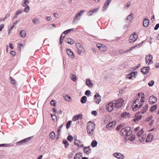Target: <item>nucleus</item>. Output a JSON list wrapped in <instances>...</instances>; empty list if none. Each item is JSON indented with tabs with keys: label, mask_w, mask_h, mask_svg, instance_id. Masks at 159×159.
Masks as SVG:
<instances>
[{
	"label": "nucleus",
	"mask_w": 159,
	"mask_h": 159,
	"mask_svg": "<svg viewBox=\"0 0 159 159\" xmlns=\"http://www.w3.org/2000/svg\"><path fill=\"white\" fill-rule=\"evenodd\" d=\"M33 23L34 24H37L39 23V20L37 18H34L32 20Z\"/></svg>",
	"instance_id": "nucleus-28"
},
{
	"label": "nucleus",
	"mask_w": 159,
	"mask_h": 159,
	"mask_svg": "<svg viewBox=\"0 0 159 159\" xmlns=\"http://www.w3.org/2000/svg\"><path fill=\"white\" fill-rule=\"evenodd\" d=\"M81 143V142L79 140H77L76 139L74 141V144L77 145L78 147L79 146V144L80 143Z\"/></svg>",
	"instance_id": "nucleus-38"
},
{
	"label": "nucleus",
	"mask_w": 159,
	"mask_h": 159,
	"mask_svg": "<svg viewBox=\"0 0 159 159\" xmlns=\"http://www.w3.org/2000/svg\"><path fill=\"white\" fill-rule=\"evenodd\" d=\"M67 54L71 58H74L75 56L72 52L69 49H67L66 50Z\"/></svg>",
	"instance_id": "nucleus-19"
},
{
	"label": "nucleus",
	"mask_w": 159,
	"mask_h": 159,
	"mask_svg": "<svg viewBox=\"0 0 159 159\" xmlns=\"http://www.w3.org/2000/svg\"><path fill=\"white\" fill-rule=\"evenodd\" d=\"M99 8H96L94 9H93L91 10V11L93 13V12H95L96 11H98Z\"/></svg>",
	"instance_id": "nucleus-58"
},
{
	"label": "nucleus",
	"mask_w": 159,
	"mask_h": 159,
	"mask_svg": "<svg viewBox=\"0 0 159 159\" xmlns=\"http://www.w3.org/2000/svg\"><path fill=\"white\" fill-rule=\"evenodd\" d=\"M110 3V2H109L108 1H107L104 4V6L103 7V9H102V11H105L106 10V9L108 7V5L109 4V3Z\"/></svg>",
	"instance_id": "nucleus-23"
},
{
	"label": "nucleus",
	"mask_w": 159,
	"mask_h": 159,
	"mask_svg": "<svg viewBox=\"0 0 159 159\" xmlns=\"http://www.w3.org/2000/svg\"><path fill=\"white\" fill-rule=\"evenodd\" d=\"M20 34L22 38H25L26 35V32L24 30H22L20 33Z\"/></svg>",
	"instance_id": "nucleus-29"
},
{
	"label": "nucleus",
	"mask_w": 159,
	"mask_h": 159,
	"mask_svg": "<svg viewBox=\"0 0 159 159\" xmlns=\"http://www.w3.org/2000/svg\"><path fill=\"white\" fill-rule=\"evenodd\" d=\"M64 98L67 101H70V100L71 99V98L68 95H66L64 97Z\"/></svg>",
	"instance_id": "nucleus-46"
},
{
	"label": "nucleus",
	"mask_w": 159,
	"mask_h": 159,
	"mask_svg": "<svg viewBox=\"0 0 159 159\" xmlns=\"http://www.w3.org/2000/svg\"><path fill=\"white\" fill-rule=\"evenodd\" d=\"M97 46L101 51L103 52L106 50V48L102 45L98 44H97Z\"/></svg>",
	"instance_id": "nucleus-18"
},
{
	"label": "nucleus",
	"mask_w": 159,
	"mask_h": 159,
	"mask_svg": "<svg viewBox=\"0 0 159 159\" xmlns=\"http://www.w3.org/2000/svg\"><path fill=\"white\" fill-rule=\"evenodd\" d=\"M87 100V98L85 96H83L81 98L80 102L82 103H85L86 102Z\"/></svg>",
	"instance_id": "nucleus-25"
},
{
	"label": "nucleus",
	"mask_w": 159,
	"mask_h": 159,
	"mask_svg": "<svg viewBox=\"0 0 159 159\" xmlns=\"http://www.w3.org/2000/svg\"><path fill=\"white\" fill-rule=\"evenodd\" d=\"M148 67H144L141 69V71L144 74H146L148 73L149 72Z\"/></svg>",
	"instance_id": "nucleus-21"
},
{
	"label": "nucleus",
	"mask_w": 159,
	"mask_h": 159,
	"mask_svg": "<svg viewBox=\"0 0 159 159\" xmlns=\"http://www.w3.org/2000/svg\"><path fill=\"white\" fill-rule=\"evenodd\" d=\"M149 25V20L147 19L144 20L143 21V25L144 27H147Z\"/></svg>",
	"instance_id": "nucleus-20"
},
{
	"label": "nucleus",
	"mask_w": 159,
	"mask_h": 159,
	"mask_svg": "<svg viewBox=\"0 0 159 159\" xmlns=\"http://www.w3.org/2000/svg\"><path fill=\"white\" fill-rule=\"evenodd\" d=\"M73 29H71L65 31L62 33L61 36H62L64 34H67L68 33L73 30Z\"/></svg>",
	"instance_id": "nucleus-32"
},
{
	"label": "nucleus",
	"mask_w": 159,
	"mask_h": 159,
	"mask_svg": "<svg viewBox=\"0 0 159 159\" xmlns=\"http://www.w3.org/2000/svg\"><path fill=\"white\" fill-rule=\"evenodd\" d=\"M84 152L87 155H89L91 152V150L89 147H84Z\"/></svg>",
	"instance_id": "nucleus-15"
},
{
	"label": "nucleus",
	"mask_w": 159,
	"mask_h": 159,
	"mask_svg": "<svg viewBox=\"0 0 159 159\" xmlns=\"http://www.w3.org/2000/svg\"><path fill=\"white\" fill-rule=\"evenodd\" d=\"M53 27H56V25L54 24H50L48 25V27L49 29H51Z\"/></svg>",
	"instance_id": "nucleus-41"
},
{
	"label": "nucleus",
	"mask_w": 159,
	"mask_h": 159,
	"mask_svg": "<svg viewBox=\"0 0 159 159\" xmlns=\"http://www.w3.org/2000/svg\"><path fill=\"white\" fill-rule=\"evenodd\" d=\"M63 143L65 144V148H67L69 145V144L68 143V142L66 140H63Z\"/></svg>",
	"instance_id": "nucleus-40"
},
{
	"label": "nucleus",
	"mask_w": 159,
	"mask_h": 159,
	"mask_svg": "<svg viewBox=\"0 0 159 159\" xmlns=\"http://www.w3.org/2000/svg\"><path fill=\"white\" fill-rule=\"evenodd\" d=\"M71 123V121L69 120V121L67 123L66 125V128L67 129H68L69 128L70 125V124Z\"/></svg>",
	"instance_id": "nucleus-47"
},
{
	"label": "nucleus",
	"mask_w": 159,
	"mask_h": 159,
	"mask_svg": "<svg viewBox=\"0 0 159 159\" xmlns=\"http://www.w3.org/2000/svg\"><path fill=\"white\" fill-rule=\"evenodd\" d=\"M24 3L28 5L29 3V0H24Z\"/></svg>",
	"instance_id": "nucleus-62"
},
{
	"label": "nucleus",
	"mask_w": 159,
	"mask_h": 159,
	"mask_svg": "<svg viewBox=\"0 0 159 159\" xmlns=\"http://www.w3.org/2000/svg\"><path fill=\"white\" fill-rule=\"evenodd\" d=\"M159 27V24H157L154 27V30H157Z\"/></svg>",
	"instance_id": "nucleus-55"
},
{
	"label": "nucleus",
	"mask_w": 159,
	"mask_h": 159,
	"mask_svg": "<svg viewBox=\"0 0 159 159\" xmlns=\"http://www.w3.org/2000/svg\"><path fill=\"white\" fill-rule=\"evenodd\" d=\"M31 139V137H29L28 138H26L23 140L20 141L19 142H17L16 143V144L17 145H20L22 144L25 143L26 142H28Z\"/></svg>",
	"instance_id": "nucleus-8"
},
{
	"label": "nucleus",
	"mask_w": 159,
	"mask_h": 159,
	"mask_svg": "<svg viewBox=\"0 0 159 159\" xmlns=\"http://www.w3.org/2000/svg\"><path fill=\"white\" fill-rule=\"evenodd\" d=\"M76 46L78 50L80 51H85L82 45L79 43H76Z\"/></svg>",
	"instance_id": "nucleus-16"
},
{
	"label": "nucleus",
	"mask_w": 159,
	"mask_h": 159,
	"mask_svg": "<svg viewBox=\"0 0 159 159\" xmlns=\"http://www.w3.org/2000/svg\"><path fill=\"white\" fill-rule=\"evenodd\" d=\"M86 84L88 87L92 88L93 87V84L92 81L90 79H87L86 81Z\"/></svg>",
	"instance_id": "nucleus-22"
},
{
	"label": "nucleus",
	"mask_w": 159,
	"mask_h": 159,
	"mask_svg": "<svg viewBox=\"0 0 159 159\" xmlns=\"http://www.w3.org/2000/svg\"><path fill=\"white\" fill-rule=\"evenodd\" d=\"M10 54L13 56H15L16 55L15 52L13 51H11L10 52Z\"/></svg>",
	"instance_id": "nucleus-61"
},
{
	"label": "nucleus",
	"mask_w": 159,
	"mask_h": 159,
	"mask_svg": "<svg viewBox=\"0 0 159 159\" xmlns=\"http://www.w3.org/2000/svg\"><path fill=\"white\" fill-rule=\"evenodd\" d=\"M122 127V125H118L116 128V129L117 130H119Z\"/></svg>",
	"instance_id": "nucleus-56"
},
{
	"label": "nucleus",
	"mask_w": 159,
	"mask_h": 159,
	"mask_svg": "<svg viewBox=\"0 0 159 159\" xmlns=\"http://www.w3.org/2000/svg\"><path fill=\"white\" fill-rule=\"evenodd\" d=\"M71 80L74 81H76L77 80L76 76L75 75H73L71 77Z\"/></svg>",
	"instance_id": "nucleus-49"
},
{
	"label": "nucleus",
	"mask_w": 159,
	"mask_h": 159,
	"mask_svg": "<svg viewBox=\"0 0 159 159\" xmlns=\"http://www.w3.org/2000/svg\"><path fill=\"white\" fill-rule=\"evenodd\" d=\"M73 139V137L71 135H69L67 138V139L70 142L72 141Z\"/></svg>",
	"instance_id": "nucleus-45"
},
{
	"label": "nucleus",
	"mask_w": 159,
	"mask_h": 159,
	"mask_svg": "<svg viewBox=\"0 0 159 159\" xmlns=\"http://www.w3.org/2000/svg\"><path fill=\"white\" fill-rule=\"evenodd\" d=\"M138 38V36L134 33H133L129 37V42L130 43H133L135 42Z\"/></svg>",
	"instance_id": "nucleus-6"
},
{
	"label": "nucleus",
	"mask_w": 159,
	"mask_h": 159,
	"mask_svg": "<svg viewBox=\"0 0 159 159\" xmlns=\"http://www.w3.org/2000/svg\"><path fill=\"white\" fill-rule=\"evenodd\" d=\"M134 17V14L133 13H131L126 18L127 20H129V21H131L133 19Z\"/></svg>",
	"instance_id": "nucleus-27"
},
{
	"label": "nucleus",
	"mask_w": 159,
	"mask_h": 159,
	"mask_svg": "<svg viewBox=\"0 0 159 159\" xmlns=\"http://www.w3.org/2000/svg\"><path fill=\"white\" fill-rule=\"evenodd\" d=\"M97 114V113L96 111H93L92 112V114L93 115H94V116H96Z\"/></svg>",
	"instance_id": "nucleus-57"
},
{
	"label": "nucleus",
	"mask_w": 159,
	"mask_h": 159,
	"mask_svg": "<svg viewBox=\"0 0 159 159\" xmlns=\"http://www.w3.org/2000/svg\"><path fill=\"white\" fill-rule=\"evenodd\" d=\"M90 93V92L89 90H87L85 92V94L86 95H88Z\"/></svg>",
	"instance_id": "nucleus-59"
},
{
	"label": "nucleus",
	"mask_w": 159,
	"mask_h": 159,
	"mask_svg": "<svg viewBox=\"0 0 159 159\" xmlns=\"http://www.w3.org/2000/svg\"><path fill=\"white\" fill-rule=\"evenodd\" d=\"M116 121H113L112 122L108 124L106 126V128L108 130H111L112 128H114L116 123Z\"/></svg>",
	"instance_id": "nucleus-9"
},
{
	"label": "nucleus",
	"mask_w": 159,
	"mask_h": 159,
	"mask_svg": "<svg viewBox=\"0 0 159 159\" xmlns=\"http://www.w3.org/2000/svg\"><path fill=\"white\" fill-rule=\"evenodd\" d=\"M95 124L93 123L89 122L87 124V132L89 135L91 136L93 134Z\"/></svg>",
	"instance_id": "nucleus-3"
},
{
	"label": "nucleus",
	"mask_w": 159,
	"mask_h": 159,
	"mask_svg": "<svg viewBox=\"0 0 159 159\" xmlns=\"http://www.w3.org/2000/svg\"><path fill=\"white\" fill-rule=\"evenodd\" d=\"M82 154L80 153L75 154L74 156V159H82L81 158L82 157Z\"/></svg>",
	"instance_id": "nucleus-26"
},
{
	"label": "nucleus",
	"mask_w": 159,
	"mask_h": 159,
	"mask_svg": "<svg viewBox=\"0 0 159 159\" xmlns=\"http://www.w3.org/2000/svg\"><path fill=\"white\" fill-rule=\"evenodd\" d=\"M137 73L136 71L132 72L126 75V78L129 79H133V78H134V75H135V74Z\"/></svg>",
	"instance_id": "nucleus-14"
},
{
	"label": "nucleus",
	"mask_w": 159,
	"mask_h": 159,
	"mask_svg": "<svg viewBox=\"0 0 159 159\" xmlns=\"http://www.w3.org/2000/svg\"><path fill=\"white\" fill-rule=\"evenodd\" d=\"M62 126H63L62 125H60L58 127V131H57V134H58V135H59V136L60 135V133H61V128Z\"/></svg>",
	"instance_id": "nucleus-39"
},
{
	"label": "nucleus",
	"mask_w": 159,
	"mask_h": 159,
	"mask_svg": "<svg viewBox=\"0 0 159 159\" xmlns=\"http://www.w3.org/2000/svg\"><path fill=\"white\" fill-rule=\"evenodd\" d=\"M157 101V98L155 96L152 95L150 96V104L152 105L154 104Z\"/></svg>",
	"instance_id": "nucleus-10"
},
{
	"label": "nucleus",
	"mask_w": 159,
	"mask_h": 159,
	"mask_svg": "<svg viewBox=\"0 0 159 159\" xmlns=\"http://www.w3.org/2000/svg\"><path fill=\"white\" fill-rule=\"evenodd\" d=\"M143 131L142 129H141L136 134V136L137 137H138L139 138L142 135V134L143 133Z\"/></svg>",
	"instance_id": "nucleus-33"
},
{
	"label": "nucleus",
	"mask_w": 159,
	"mask_h": 159,
	"mask_svg": "<svg viewBox=\"0 0 159 159\" xmlns=\"http://www.w3.org/2000/svg\"><path fill=\"white\" fill-rule=\"evenodd\" d=\"M146 137V135L145 134H143L139 138V141H140V142H142L144 140L145 138Z\"/></svg>",
	"instance_id": "nucleus-30"
},
{
	"label": "nucleus",
	"mask_w": 159,
	"mask_h": 159,
	"mask_svg": "<svg viewBox=\"0 0 159 159\" xmlns=\"http://www.w3.org/2000/svg\"><path fill=\"white\" fill-rule=\"evenodd\" d=\"M120 132L121 134L123 136L127 137L131 135L132 133V131L130 130V128L127 126L122 128Z\"/></svg>",
	"instance_id": "nucleus-2"
},
{
	"label": "nucleus",
	"mask_w": 159,
	"mask_h": 159,
	"mask_svg": "<svg viewBox=\"0 0 159 159\" xmlns=\"http://www.w3.org/2000/svg\"><path fill=\"white\" fill-rule=\"evenodd\" d=\"M154 83V81L153 80H152L150 81V86H152Z\"/></svg>",
	"instance_id": "nucleus-54"
},
{
	"label": "nucleus",
	"mask_w": 159,
	"mask_h": 159,
	"mask_svg": "<svg viewBox=\"0 0 159 159\" xmlns=\"http://www.w3.org/2000/svg\"><path fill=\"white\" fill-rule=\"evenodd\" d=\"M145 60H146V64H149V63H148V61H149V56L148 55H147L146 57H145Z\"/></svg>",
	"instance_id": "nucleus-48"
},
{
	"label": "nucleus",
	"mask_w": 159,
	"mask_h": 159,
	"mask_svg": "<svg viewBox=\"0 0 159 159\" xmlns=\"http://www.w3.org/2000/svg\"><path fill=\"white\" fill-rule=\"evenodd\" d=\"M114 156L118 159H123L124 158V155L120 153L116 152L114 153Z\"/></svg>",
	"instance_id": "nucleus-12"
},
{
	"label": "nucleus",
	"mask_w": 159,
	"mask_h": 159,
	"mask_svg": "<svg viewBox=\"0 0 159 159\" xmlns=\"http://www.w3.org/2000/svg\"><path fill=\"white\" fill-rule=\"evenodd\" d=\"M46 20H47L49 21L51 20H52V19L51 17L48 16L47 17Z\"/></svg>",
	"instance_id": "nucleus-60"
},
{
	"label": "nucleus",
	"mask_w": 159,
	"mask_h": 159,
	"mask_svg": "<svg viewBox=\"0 0 159 159\" xmlns=\"http://www.w3.org/2000/svg\"><path fill=\"white\" fill-rule=\"evenodd\" d=\"M23 11L22 10H19L16 11V13L18 15L20 13H22Z\"/></svg>",
	"instance_id": "nucleus-50"
},
{
	"label": "nucleus",
	"mask_w": 159,
	"mask_h": 159,
	"mask_svg": "<svg viewBox=\"0 0 159 159\" xmlns=\"http://www.w3.org/2000/svg\"><path fill=\"white\" fill-rule=\"evenodd\" d=\"M82 119V115L81 114L75 116L72 118L73 121H75L78 120H81Z\"/></svg>",
	"instance_id": "nucleus-13"
},
{
	"label": "nucleus",
	"mask_w": 159,
	"mask_h": 159,
	"mask_svg": "<svg viewBox=\"0 0 159 159\" xmlns=\"http://www.w3.org/2000/svg\"><path fill=\"white\" fill-rule=\"evenodd\" d=\"M53 15L55 17H57L58 16V15L57 13H53Z\"/></svg>",
	"instance_id": "nucleus-64"
},
{
	"label": "nucleus",
	"mask_w": 159,
	"mask_h": 159,
	"mask_svg": "<svg viewBox=\"0 0 159 159\" xmlns=\"http://www.w3.org/2000/svg\"><path fill=\"white\" fill-rule=\"evenodd\" d=\"M50 103L51 105H53L55 107L56 106L55 102V101L54 100H51V101L50 102Z\"/></svg>",
	"instance_id": "nucleus-52"
},
{
	"label": "nucleus",
	"mask_w": 159,
	"mask_h": 159,
	"mask_svg": "<svg viewBox=\"0 0 159 159\" xmlns=\"http://www.w3.org/2000/svg\"><path fill=\"white\" fill-rule=\"evenodd\" d=\"M106 109L110 112H111L114 108L113 103L112 102H110L106 105Z\"/></svg>",
	"instance_id": "nucleus-7"
},
{
	"label": "nucleus",
	"mask_w": 159,
	"mask_h": 159,
	"mask_svg": "<svg viewBox=\"0 0 159 159\" xmlns=\"http://www.w3.org/2000/svg\"><path fill=\"white\" fill-rule=\"evenodd\" d=\"M144 94L142 93H138L135 98V100L134 102L132 105L133 110L134 111L137 110L142 106L144 101Z\"/></svg>",
	"instance_id": "nucleus-1"
},
{
	"label": "nucleus",
	"mask_w": 159,
	"mask_h": 159,
	"mask_svg": "<svg viewBox=\"0 0 159 159\" xmlns=\"http://www.w3.org/2000/svg\"><path fill=\"white\" fill-rule=\"evenodd\" d=\"M84 11L82 10L80 12L77 13L75 15L74 18L73 23L75 24L77 20H79L81 16L84 12Z\"/></svg>",
	"instance_id": "nucleus-5"
},
{
	"label": "nucleus",
	"mask_w": 159,
	"mask_h": 159,
	"mask_svg": "<svg viewBox=\"0 0 159 159\" xmlns=\"http://www.w3.org/2000/svg\"><path fill=\"white\" fill-rule=\"evenodd\" d=\"M114 103L115 107L116 108H120L123 105L124 102V100L121 98H120L116 100Z\"/></svg>",
	"instance_id": "nucleus-4"
},
{
	"label": "nucleus",
	"mask_w": 159,
	"mask_h": 159,
	"mask_svg": "<svg viewBox=\"0 0 159 159\" xmlns=\"http://www.w3.org/2000/svg\"><path fill=\"white\" fill-rule=\"evenodd\" d=\"M135 48L134 47H132L130 49H128L126 51H125V53H127L129 52V51L132 50L133 49Z\"/></svg>",
	"instance_id": "nucleus-53"
},
{
	"label": "nucleus",
	"mask_w": 159,
	"mask_h": 159,
	"mask_svg": "<svg viewBox=\"0 0 159 159\" xmlns=\"http://www.w3.org/2000/svg\"><path fill=\"white\" fill-rule=\"evenodd\" d=\"M129 114V113H128L127 112H124L123 113L121 114V117L123 118L126 117H128Z\"/></svg>",
	"instance_id": "nucleus-35"
},
{
	"label": "nucleus",
	"mask_w": 159,
	"mask_h": 159,
	"mask_svg": "<svg viewBox=\"0 0 159 159\" xmlns=\"http://www.w3.org/2000/svg\"><path fill=\"white\" fill-rule=\"evenodd\" d=\"M55 136V134L53 132H51L49 134V137L52 139H54Z\"/></svg>",
	"instance_id": "nucleus-34"
},
{
	"label": "nucleus",
	"mask_w": 159,
	"mask_h": 159,
	"mask_svg": "<svg viewBox=\"0 0 159 159\" xmlns=\"http://www.w3.org/2000/svg\"><path fill=\"white\" fill-rule=\"evenodd\" d=\"M65 36H61H61L60 38V43L61 44L62 43L63 40H64V39L65 38Z\"/></svg>",
	"instance_id": "nucleus-42"
},
{
	"label": "nucleus",
	"mask_w": 159,
	"mask_h": 159,
	"mask_svg": "<svg viewBox=\"0 0 159 159\" xmlns=\"http://www.w3.org/2000/svg\"><path fill=\"white\" fill-rule=\"evenodd\" d=\"M142 118V115H139L137 113L135 116V118L133 119V121L135 122L140 120Z\"/></svg>",
	"instance_id": "nucleus-17"
},
{
	"label": "nucleus",
	"mask_w": 159,
	"mask_h": 159,
	"mask_svg": "<svg viewBox=\"0 0 159 159\" xmlns=\"http://www.w3.org/2000/svg\"><path fill=\"white\" fill-rule=\"evenodd\" d=\"M30 8L29 6H27L26 8H25L24 9V11L26 13H28L30 10Z\"/></svg>",
	"instance_id": "nucleus-43"
},
{
	"label": "nucleus",
	"mask_w": 159,
	"mask_h": 159,
	"mask_svg": "<svg viewBox=\"0 0 159 159\" xmlns=\"http://www.w3.org/2000/svg\"><path fill=\"white\" fill-rule=\"evenodd\" d=\"M101 100V96L99 94L97 93L94 96V101L97 103L99 104Z\"/></svg>",
	"instance_id": "nucleus-11"
},
{
	"label": "nucleus",
	"mask_w": 159,
	"mask_h": 159,
	"mask_svg": "<svg viewBox=\"0 0 159 159\" xmlns=\"http://www.w3.org/2000/svg\"><path fill=\"white\" fill-rule=\"evenodd\" d=\"M97 144V142L95 140H93L91 143V145L93 147H96Z\"/></svg>",
	"instance_id": "nucleus-37"
},
{
	"label": "nucleus",
	"mask_w": 159,
	"mask_h": 159,
	"mask_svg": "<svg viewBox=\"0 0 159 159\" xmlns=\"http://www.w3.org/2000/svg\"><path fill=\"white\" fill-rule=\"evenodd\" d=\"M4 27V24H1L0 25V31H1L2 29Z\"/></svg>",
	"instance_id": "nucleus-63"
},
{
	"label": "nucleus",
	"mask_w": 159,
	"mask_h": 159,
	"mask_svg": "<svg viewBox=\"0 0 159 159\" xmlns=\"http://www.w3.org/2000/svg\"><path fill=\"white\" fill-rule=\"evenodd\" d=\"M66 42L70 45L73 44L75 43L74 41L72 39L68 38L66 40Z\"/></svg>",
	"instance_id": "nucleus-24"
},
{
	"label": "nucleus",
	"mask_w": 159,
	"mask_h": 159,
	"mask_svg": "<svg viewBox=\"0 0 159 159\" xmlns=\"http://www.w3.org/2000/svg\"><path fill=\"white\" fill-rule=\"evenodd\" d=\"M157 105H155L154 106H153L151 107L150 109V111H151L152 112L155 110L157 108Z\"/></svg>",
	"instance_id": "nucleus-31"
},
{
	"label": "nucleus",
	"mask_w": 159,
	"mask_h": 159,
	"mask_svg": "<svg viewBox=\"0 0 159 159\" xmlns=\"http://www.w3.org/2000/svg\"><path fill=\"white\" fill-rule=\"evenodd\" d=\"M135 136L134 135H132L128 139L130 141H132L134 140L135 139Z\"/></svg>",
	"instance_id": "nucleus-44"
},
{
	"label": "nucleus",
	"mask_w": 159,
	"mask_h": 159,
	"mask_svg": "<svg viewBox=\"0 0 159 159\" xmlns=\"http://www.w3.org/2000/svg\"><path fill=\"white\" fill-rule=\"evenodd\" d=\"M148 104H147L145 105V107H144L143 108V109L142 111V113H144L145 112L147 109H148Z\"/></svg>",
	"instance_id": "nucleus-36"
},
{
	"label": "nucleus",
	"mask_w": 159,
	"mask_h": 159,
	"mask_svg": "<svg viewBox=\"0 0 159 159\" xmlns=\"http://www.w3.org/2000/svg\"><path fill=\"white\" fill-rule=\"evenodd\" d=\"M10 79L11 81V82L12 84H15L16 83V81L15 80L12 79L11 77H10Z\"/></svg>",
	"instance_id": "nucleus-51"
}]
</instances>
